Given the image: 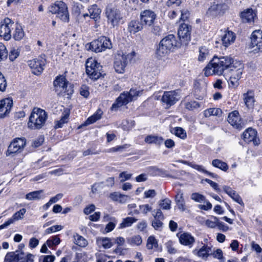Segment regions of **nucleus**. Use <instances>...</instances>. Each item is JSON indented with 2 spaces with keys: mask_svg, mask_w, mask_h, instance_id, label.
Instances as JSON below:
<instances>
[{
  "mask_svg": "<svg viewBox=\"0 0 262 262\" xmlns=\"http://www.w3.org/2000/svg\"><path fill=\"white\" fill-rule=\"evenodd\" d=\"M186 108L188 110H194L200 106V104L195 101H191L186 103Z\"/></svg>",
  "mask_w": 262,
  "mask_h": 262,
  "instance_id": "603ef678",
  "label": "nucleus"
},
{
  "mask_svg": "<svg viewBox=\"0 0 262 262\" xmlns=\"http://www.w3.org/2000/svg\"><path fill=\"white\" fill-rule=\"evenodd\" d=\"M129 147V145L128 144H124L121 146H118L116 147H112L108 149V152H119L122 151L123 149L128 148Z\"/></svg>",
  "mask_w": 262,
  "mask_h": 262,
  "instance_id": "4d7b16f0",
  "label": "nucleus"
},
{
  "mask_svg": "<svg viewBox=\"0 0 262 262\" xmlns=\"http://www.w3.org/2000/svg\"><path fill=\"white\" fill-rule=\"evenodd\" d=\"M205 181L208 183L216 191L218 192L221 191L219 185L216 182L208 179H205Z\"/></svg>",
  "mask_w": 262,
  "mask_h": 262,
  "instance_id": "0e129e2a",
  "label": "nucleus"
},
{
  "mask_svg": "<svg viewBox=\"0 0 262 262\" xmlns=\"http://www.w3.org/2000/svg\"><path fill=\"white\" fill-rule=\"evenodd\" d=\"M182 3L181 0H168L166 2V6L171 8L179 6Z\"/></svg>",
  "mask_w": 262,
  "mask_h": 262,
  "instance_id": "6e6d98bb",
  "label": "nucleus"
},
{
  "mask_svg": "<svg viewBox=\"0 0 262 262\" xmlns=\"http://www.w3.org/2000/svg\"><path fill=\"white\" fill-rule=\"evenodd\" d=\"M90 16L91 18L97 19L99 17L101 10L98 8L97 5H93L89 9Z\"/></svg>",
  "mask_w": 262,
  "mask_h": 262,
  "instance_id": "58836bf2",
  "label": "nucleus"
},
{
  "mask_svg": "<svg viewBox=\"0 0 262 262\" xmlns=\"http://www.w3.org/2000/svg\"><path fill=\"white\" fill-rule=\"evenodd\" d=\"M54 86L58 95L72 94L74 91L73 86L63 76H58L54 81Z\"/></svg>",
  "mask_w": 262,
  "mask_h": 262,
  "instance_id": "6e6552de",
  "label": "nucleus"
},
{
  "mask_svg": "<svg viewBox=\"0 0 262 262\" xmlns=\"http://www.w3.org/2000/svg\"><path fill=\"white\" fill-rule=\"evenodd\" d=\"M143 28V24L141 21L140 22L138 20H132L128 25V31L133 34L142 30Z\"/></svg>",
  "mask_w": 262,
  "mask_h": 262,
  "instance_id": "c85d7f7f",
  "label": "nucleus"
},
{
  "mask_svg": "<svg viewBox=\"0 0 262 262\" xmlns=\"http://www.w3.org/2000/svg\"><path fill=\"white\" fill-rule=\"evenodd\" d=\"M211 255H212L214 258L220 260L221 262L225 261V258L223 257V252L221 249H217L213 252L211 251Z\"/></svg>",
  "mask_w": 262,
  "mask_h": 262,
  "instance_id": "49530a36",
  "label": "nucleus"
},
{
  "mask_svg": "<svg viewBox=\"0 0 262 262\" xmlns=\"http://www.w3.org/2000/svg\"><path fill=\"white\" fill-rule=\"evenodd\" d=\"M112 48V44L111 40L103 36L92 41L89 46L90 49L96 53L101 52L106 49H110Z\"/></svg>",
  "mask_w": 262,
  "mask_h": 262,
  "instance_id": "9b49d317",
  "label": "nucleus"
},
{
  "mask_svg": "<svg viewBox=\"0 0 262 262\" xmlns=\"http://www.w3.org/2000/svg\"><path fill=\"white\" fill-rule=\"evenodd\" d=\"M96 242L98 246H102L104 249L110 248L113 246L111 239L107 237H98Z\"/></svg>",
  "mask_w": 262,
  "mask_h": 262,
  "instance_id": "473e14b6",
  "label": "nucleus"
},
{
  "mask_svg": "<svg viewBox=\"0 0 262 262\" xmlns=\"http://www.w3.org/2000/svg\"><path fill=\"white\" fill-rule=\"evenodd\" d=\"M234 59L230 56H214L205 68L204 74L206 76L212 75H222L224 71L231 67Z\"/></svg>",
  "mask_w": 262,
  "mask_h": 262,
  "instance_id": "f257e3e1",
  "label": "nucleus"
},
{
  "mask_svg": "<svg viewBox=\"0 0 262 262\" xmlns=\"http://www.w3.org/2000/svg\"><path fill=\"white\" fill-rule=\"evenodd\" d=\"M140 17V21L143 25L150 26L153 24L157 15L154 11L150 10H145L141 12Z\"/></svg>",
  "mask_w": 262,
  "mask_h": 262,
  "instance_id": "aec40b11",
  "label": "nucleus"
},
{
  "mask_svg": "<svg viewBox=\"0 0 262 262\" xmlns=\"http://www.w3.org/2000/svg\"><path fill=\"white\" fill-rule=\"evenodd\" d=\"M19 52L18 51V49H16L14 48L12 49L9 53V59L12 61H14L17 58V57L19 55Z\"/></svg>",
  "mask_w": 262,
  "mask_h": 262,
  "instance_id": "052dcab7",
  "label": "nucleus"
},
{
  "mask_svg": "<svg viewBox=\"0 0 262 262\" xmlns=\"http://www.w3.org/2000/svg\"><path fill=\"white\" fill-rule=\"evenodd\" d=\"M171 201L168 199H165L160 201L159 205L162 209L169 210L170 208Z\"/></svg>",
  "mask_w": 262,
  "mask_h": 262,
  "instance_id": "864d4df0",
  "label": "nucleus"
},
{
  "mask_svg": "<svg viewBox=\"0 0 262 262\" xmlns=\"http://www.w3.org/2000/svg\"><path fill=\"white\" fill-rule=\"evenodd\" d=\"M180 99V96L178 90L165 91L163 93L161 101L167 106L170 107L174 105Z\"/></svg>",
  "mask_w": 262,
  "mask_h": 262,
  "instance_id": "2eb2a0df",
  "label": "nucleus"
},
{
  "mask_svg": "<svg viewBox=\"0 0 262 262\" xmlns=\"http://www.w3.org/2000/svg\"><path fill=\"white\" fill-rule=\"evenodd\" d=\"M228 8V6L225 3H214L209 8L207 13L210 16H216L224 13Z\"/></svg>",
  "mask_w": 262,
  "mask_h": 262,
  "instance_id": "6ab92c4d",
  "label": "nucleus"
},
{
  "mask_svg": "<svg viewBox=\"0 0 262 262\" xmlns=\"http://www.w3.org/2000/svg\"><path fill=\"white\" fill-rule=\"evenodd\" d=\"M76 244L81 247H85L88 245L87 241L82 236L77 234L74 236Z\"/></svg>",
  "mask_w": 262,
  "mask_h": 262,
  "instance_id": "09e8293b",
  "label": "nucleus"
},
{
  "mask_svg": "<svg viewBox=\"0 0 262 262\" xmlns=\"http://www.w3.org/2000/svg\"><path fill=\"white\" fill-rule=\"evenodd\" d=\"M167 252L171 254H174L177 252V249L174 247V243L171 241H168L166 244Z\"/></svg>",
  "mask_w": 262,
  "mask_h": 262,
  "instance_id": "a18cd8bd",
  "label": "nucleus"
},
{
  "mask_svg": "<svg viewBox=\"0 0 262 262\" xmlns=\"http://www.w3.org/2000/svg\"><path fill=\"white\" fill-rule=\"evenodd\" d=\"M16 258V262H33V255L32 254H25L22 252H17Z\"/></svg>",
  "mask_w": 262,
  "mask_h": 262,
  "instance_id": "7c9ffc66",
  "label": "nucleus"
},
{
  "mask_svg": "<svg viewBox=\"0 0 262 262\" xmlns=\"http://www.w3.org/2000/svg\"><path fill=\"white\" fill-rule=\"evenodd\" d=\"M191 199L196 202H202L205 201V197L203 195L199 193H193L191 195Z\"/></svg>",
  "mask_w": 262,
  "mask_h": 262,
  "instance_id": "5fc2aeb1",
  "label": "nucleus"
},
{
  "mask_svg": "<svg viewBox=\"0 0 262 262\" xmlns=\"http://www.w3.org/2000/svg\"><path fill=\"white\" fill-rule=\"evenodd\" d=\"M142 90L131 89L129 92L121 93L117 99L116 102L113 104L112 109H117L123 105H125L132 100L136 99L138 96L142 94Z\"/></svg>",
  "mask_w": 262,
  "mask_h": 262,
  "instance_id": "20e7f679",
  "label": "nucleus"
},
{
  "mask_svg": "<svg viewBox=\"0 0 262 262\" xmlns=\"http://www.w3.org/2000/svg\"><path fill=\"white\" fill-rule=\"evenodd\" d=\"M179 47V43L176 36L173 34H169L160 41L156 53L159 57H165Z\"/></svg>",
  "mask_w": 262,
  "mask_h": 262,
  "instance_id": "7ed1b4c3",
  "label": "nucleus"
},
{
  "mask_svg": "<svg viewBox=\"0 0 262 262\" xmlns=\"http://www.w3.org/2000/svg\"><path fill=\"white\" fill-rule=\"evenodd\" d=\"M181 162L183 164L188 165V166H191V167L198 170V171H201L203 173L206 172V170L204 168L202 165L193 164L188 161L184 160H181Z\"/></svg>",
  "mask_w": 262,
  "mask_h": 262,
  "instance_id": "8fccbe9b",
  "label": "nucleus"
},
{
  "mask_svg": "<svg viewBox=\"0 0 262 262\" xmlns=\"http://www.w3.org/2000/svg\"><path fill=\"white\" fill-rule=\"evenodd\" d=\"M228 122L235 128L242 129L245 126V123L242 120L239 113L234 111L229 113L228 117Z\"/></svg>",
  "mask_w": 262,
  "mask_h": 262,
  "instance_id": "a211bd4d",
  "label": "nucleus"
},
{
  "mask_svg": "<svg viewBox=\"0 0 262 262\" xmlns=\"http://www.w3.org/2000/svg\"><path fill=\"white\" fill-rule=\"evenodd\" d=\"M250 48L254 53L262 52V31L256 30L253 31L251 36Z\"/></svg>",
  "mask_w": 262,
  "mask_h": 262,
  "instance_id": "f8f14e48",
  "label": "nucleus"
},
{
  "mask_svg": "<svg viewBox=\"0 0 262 262\" xmlns=\"http://www.w3.org/2000/svg\"><path fill=\"white\" fill-rule=\"evenodd\" d=\"M136 56L133 51L127 54H118L114 62V68L116 72L122 74L125 72V68L129 61H132Z\"/></svg>",
  "mask_w": 262,
  "mask_h": 262,
  "instance_id": "39448f33",
  "label": "nucleus"
},
{
  "mask_svg": "<svg viewBox=\"0 0 262 262\" xmlns=\"http://www.w3.org/2000/svg\"><path fill=\"white\" fill-rule=\"evenodd\" d=\"M177 236L179 237L180 243L185 246H191L195 241L194 238L187 232H179Z\"/></svg>",
  "mask_w": 262,
  "mask_h": 262,
  "instance_id": "b1692460",
  "label": "nucleus"
},
{
  "mask_svg": "<svg viewBox=\"0 0 262 262\" xmlns=\"http://www.w3.org/2000/svg\"><path fill=\"white\" fill-rule=\"evenodd\" d=\"M171 133L174 134L177 137L181 139H184L187 137V134L185 130L181 127H174Z\"/></svg>",
  "mask_w": 262,
  "mask_h": 262,
  "instance_id": "a19ab883",
  "label": "nucleus"
},
{
  "mask_svg": "<svg viewBox=\"0 0 262 262\" xmlns=\"http://www.w3.org/2000/svg\"><path fill=\"white\" fill-rule=\"evenodd\" d=\"M86 73L89 77L94 80L98 79L101 75V66L92 58H89L85 63Z\"/></svg>",
  "mask_w": 262,
  "mask_h": 262,
  "instance_id": "9d476101",
  "label": "nucleus"
},
{
  "mask_svg": "<svg viewBox=\"0 0 262 262\" xmlns=\"http://www.w3.org/2000/svg\"><path fill=\"white\" fill-rule=\"evenodd\" d=\"M212 246L209 245H204L199 250H194L193 252L199 257L206 259L211 253Z\"/></svg>",
  "mask_w": 262,
  "mask_h": 262,
  "instance_id": "393cba45",
  "label": "nucleus"
},
{
  "mask_svg": "<svg viewBox=\"0 0 262 262\" xmlns=\"http://www.w3.org/2000/svg\"><path fill=\"white\" fill-rule=\"evenodd\" d=\"M50 11L53 14H56L57 16L62 21L68 23L69 21V13L66 4L62 1H57L50 7Z\"/></svg>",
  "mask_w": 262,
  "mask_h": 262,
  "instance_id": "1a4fd4ad",
  "label": "nucleus"
},
{
  "mask_svg": "<svg viewBox=\"0 0 262 262\" xmlns=\"http://www.w3.org/2000/svg\"><path fill=\"white\" fill-rule=\"evenodd\" d=\"M243 99L245 104L248 108H252L255 102L254 93L253 91H248L243 94Z\"/></svg>",
  "mask_w": 262,
  "mask_h": 262,
  "instance_id": "cd10ccee",
  "label": "nucleus"
},
{
  "mask_svg": "<svg viewBox=\"0 0 262 262\" xmlns=\"http://www.w3.org/2000/svg\"><path fill=\"white\" fill-rule=\"evenodd\" d=\"M228 69L230 72V77L228 81L230 86L236 88L239 85V80L243 72V66L240 62L235 61Z\"/></svg>",
  "mask_w": 262,
  "mask_h": 262,
  "instance_id": "423d86ee",
  "label": "nucleus"
},
{
  "mask_svg": "<svg viewBox=\"0 0 262 262\" xmlns=\"http://www.w3.org/2000/svg\"><path fill=\"white\" fill-rule=\"evenodd\" d=\"M17 253L10 252L7 254L5 260L8 262H16Z\"/></svg>",
  "mask_w": 262,
  "mask_h": 262,
  "instance_id": "680f3d73",
  "label": "nucleus"
},
{
  "mask_svg": "<svg viewBox=\"0 0 262 262\" xmlns=\"http://www.w3.org/2000/svg\"><path fill=\"white\" fill-rule=\"evenodd\" d=\"M28 64L32 70V72L35 75H38L43 70L46 60L42 57L33 59L29 61Z\"/></svg>",
  "mask_w": 262,
  "mask_h": 262,
  "instance_id": "f3484780",
  "label": "nucleus"
},
{
  "mask_svg": "<svg viewBox=\"0 0 262 262\" xmlns=\"http://www.w3.org/2000/svg\"><path fill=\"white\" fill-rule=\"evenodd\" d=\"M96 207L94 204H91L86 206L83 209V212L84 214L88 215L91 214L92 212L95 211Z\"/></svg>",
  "mask_w": 262,
  "mask_h": 262,
  "instance_id": "69168bd1",
  "label": "nucleus"
},
{
  "mask_svg": "<svg viewBox=\"0 0 262 262\" xmlns=\"http://www.w3.org/2000/svg\"><path fill=\"white\" fill-rule=\"evenodd\" d=\"M127 243L132 246H139L142 244V239L140 235H134L127 239Z\"/></svg>",
  "mask_w": 262,
  "mask_h": 262,
  "instance_id": "c9c22d12",
  "label": "nucleus"
},
{
  "mask_svg": "<svg viewBox=\"0 0 262 262\" xmlns=\"http://www.w3.org/2000/svg\"><path fill=\"white\" fill-rule=\"evenodd\" d=\"M102 114V112L100 110H97L94 115L87 119V120L82 125L85 126L95 122L96 121L99 120L101 118Z\"/></svg>",
  "mask_w": 262,
  "mask_h": 262,
  "instance_id": "72a5a7b5",
  "label": "nucleus"
},
{
  "mask_svg": "<svg viewBox=\"0 0 262 262\" xmlns=\"http://www.w3.org/2000/svg\"><path fill=\"white\" fill-rule=\"evenodd\" d=\"M13 29H14V31L13 36L14 39L16 40H19L21 39L25 35L22 27L18 24H15V26L13 27Z\"/></svg>",
  "mask_w": 262,
  "mask_h": 262,
  "instance_id": "2f4dec72",
  "label": "nucleus"
},
{
  "mask_svg": "<svg viewBox=\"0 0 262 262\" xmlns=\"http://www.w3.org/2000/svg\"><path fill=\"white\" fill-rule=\"evenodd\" d=\"M48 114L40 108L34 107L29 117L28 127L31 129H41L46 124Z\"/></svg>",
  "mask_w": 262,
  "mask_h": 262,
  "instance_id": "f03ea898",
  "label": "nucleus"
},
{
  "mask_svg": "<svg viewBox=\"0 0 262 262\" xmlns=\"http://www.w3.org/2000/svg\"><path fill=\"white\" fill-rule=\"evenodd\" d=\"M132 174L131 173H126V172L123 171L119 174V178L121 179L120 181L124 182L126 180L130 179V178L132 177Z\"/></svg>",
  "mask_w": 262,
  "mask_h": 262,
  "instance_id": "774afa93",
  "label": "nucleus"
},
{
  "mask_svg": "<svg viewBox=\"0 0 262 262\" xmlns=\"http://www.w3.org/2000/svg\"><path fill=\"white\" fill-rule=\"evenodd\" d=\"M176 202L178 207L180 210L183 211L185 210V201L183 198V193L181 191H179L176 195Z\"/></svg>",
  "mask_w": 262,
  "mask_h": 262,
  "instance_id": "f704fd0d",
  "label": "nucleus"
},
{
  "mask_svg": "<svg viewBox=\"0 0 262 262\" xmlns=\"http://www.w3.org/2000/svg\"><path fill=\"white\" fill-rule=\"evenodd\" d=\"M107 21L113 28L117 27L123 19L120 11L114 6L108 5L105 9Z\"/></svg>",
  "mask_w": 262,
  "mask_h": 262,
  "instance_id": "0eeeda50",
  "label": "nucleus"
},
{
  "mask_svg": "<svg viewBox=\"0 0 262 262\" xmlns=\"http://www.w3.org/2000/svg\"><path fill=\"white\" fill-rule=\"evenodd\" d=\"M14 23L9 18H5L0 23V36L5 40H9L12 37L11 30L14 27Z\"/></svg>",
  "mask_w": 262,
  "mask_h": 262,
  "instance_id": "ddd939ff",
  "label": "nucleus"
},
{
  "mask_svg": "<svg viewBox=\"0 0 262 262\" xmlns=\"http://www.w3.org/2000/svg\"><path fill=\"white\" fill-rule=\"evenodd\" d=\"M144 141L149 144H155L157 145H160L163 142L164 139L161 136L149 135L145 138Z\"/></svg>",
  "mask_w": 262,
  "mask_h": 262,
  "instance_id": "c756f323",
  "label": "nucleus"
},
{
  "mask_svg": "<svg viewBox=\"0 0 262 262\" xmlns=\"http://www.w3.org/2000/svg\"><path fill=\"white\" fill-rule=\"evenodd\" d=\"M8 52L5 46L0 42V62L7 59Z\"/></svg>",
  "mask_w": 262,
  "mask_h": 262,
  "instance_id": "de8ad7c7",
  "label": "nucleus"
},
{
  "mask_svg": "<svg viewBox=\"0 0 262 262\" xmlns=\"http://www.w3.org/2000/svg\"><path fill=\"white\" fill-rule=\"evenodd\" d=\"M13 106V101L10 98L0 100V118H4L10 113Z\"/></svg>",
  "mask_w": 262,
  "mask_h": 262,
  "instance_id": "4be33fe9",
  "label": "nucleus"
},
{
  "mask_svg": "<svg viewBox=\"0 0 262 262\" xmlns=\"http://www.w3.org/2000/svg\"><path fill=\"white\" fill-rule=\"evenodd\" d=\"M80 94L85 98H87L90 94L88 87L86 85H82L80 89Z\"/></svg>",
  "mask_w": 262,
  "mask_h": 262,
  "instance_id": "338daca9",
  "label": "nucleus"
},
{
  "mask_svg": "<svg viewBox=\"0 0 262 262\" xmlns=\"http://www.w3.org/2000/svg\"><path fill=\"white\" fill-rule=\"evenodd\" d=\"M240 16L243 23L251 24L256 18V12L252 9H247L241 13Z\"/></svg>",
  "mask_w": 262,
  "mask_h": 262,
  "instance_id": "5701e85b",
  "label": "nucleus"
},
{
  "mask_svg": "<svg viewBox=\"0 0 262 262\" xmlns=\"http://www.w3.org/2000/svg\"><path fill=\"white\" fill-rule=\"evenodd\" d=\"M69 116V113L68 112H66L63 116H62L61 118L57 122L55 127L56 128L61 127L64 123L68 122Z\"/></svg>",
  "mask_w": 262,
  "mask_h": 262,
  "instance_id": "3c124183",
  "label": "nucleus"
},
{
  "mask_svg": "<svg viewBox=\"0 0 262 262\" xmlns=\"http://www.w3.org/2000/svg\"><path fill=\"white\" fill-rule=\"evenodd\" d=\"M222 114V110L218 108H210L205 110L204 113L205 117H209L211 116H220Z\"/></svg>",
  "mask_w": 262,
  "mask_h": 262,
  "instance_id": "4c0bfd02",
  "label": "nucleus"
},
{
  "mask_svg": "<svg viewBox=\"0 0 262 262\" xmlns=\"http://www.w3.org/2000/svg\"><path fill=\"white\" fill-rule=\"evenodd\" d=\"M42 192V190L31 192L26 195V199L28 200H39L41 198Z\"/></svg>",
  "mask_w": 262,
  "mask_h": 262,
  "instance_id": "ea45409f",
  "label": "nucleus"
},
{
  "mask_svg": "<svg viewBox=\"0 0 262 262\" xmlns=\"http://www.w3.org/2000/svg\"><path fill=\"white\" fill-rule=\"evenodd\" d=\"M6 87V80L2 73L0 72V91L2 92L5 91Z\"/></svg>",
  "mask_w": 262,
  "mask_h": 262,
  "instance_id": "bf43d9fd",
  "label": "nucleus"
},
{
  "mask_svg": "<svg viewBox=\"0 0 262 262\" xmlns=\"http://www.w3.org/2000/svg\"><path fill=\"white\" fill-rule=\"evenodd\" d=\"M213 166L218 168L223 171H226L228 169V164L220 159H214L212 161Z\"/></svg>",
  "mask_w": 262,
  "mask_h": 262,
  "instance_id": "e433bc0d",
  "label": "nucleus"
},
{
  "mask_svg": "<svg viewBox=\"0 0 262 262\" xmlns=\"http://www.w3.org/2000/svg\"><path fill=\"white\" fill-rule=\"evenodd\" d=\"M146 247L148 249H152L158 247V242L155 237L150 236L147 241Z\"/></svg>",
  "mask_w": 262,
  "mask_h": 262,
  "instance_id": "c03bdc74",
  "label": "nucleus"
},
{
  "mask_svg": "<svg viewBox=\"0 0 262 262\" xmlns=\"http://www.w3.org/2000/svg\"><path fill=\"white\" fill-rule=\"evenodd\" d=\"M139 208L140 211L144 214H147L152 210V207L148 204L140 205Z\"/></svg>",
  "mask_w": 262,
  "mask_h": 262,
  "instance_id": "e2e57ef3",
  "label": "nucleus"
},
{
  "mask_svg": "<svg viewBox=\"0 0 262 262\" xmlns=\"http://www.w3.org/2000/svg\"><path fill=\"white\" fill-rule=\"evenodd\" d=\"M26 144V140L25 138H17L9 145L7 155H10L11 154L21 152L24 148Z\"/></svg>",
  "mask_w": 262,
  "mask_h": 262,
  "instance_id": "dca6fc26",
  "label": "nucleus"
},
{
  "mask_svg": "<svg viewBox=\"0 0 262 262\" xmlns=\"http://www.w3.org/2000/svg\"><path fill=\"white\" fill-rule=\"evenodd\" d=\"M209 55L208 49L205 47H201L199 49V55L198 60L200 61H203Z\"/></svg>",
  "mask_w": 262,
  "mask_h": 262,
  "instance_id": "79ce46f5",
  "label": "nucleus"
},
{
  "mask_svg": "<svg viewBox=\"0 0 262 262\" xmlns=\"http://www.w3.org/2000/svg\"><path fill=\"white\" fill-rule=\"evenodd\" d=\"M257 132L256 130L248 128L243 134V139L246 142H253L255 145L259 144V140L256 138Z\"/></svg>",
  "mask_w": 262,
  "mask_h": 262,
  "instance_id": "412c9836",
  "label": "nucleus"
},
{
  "mask_svg": "<svg viewBox=\"0 0 262 262\" xmlns=\"http://www.w3.org/2000/svg\"><path fill=\"white\" fill-rule=\"evenodd\" d=\"M136 220L132 217H127L124 219L122 222L120 224V228H124L128 227L132 225Z\"/></svg>",
  "mask_w": 262,
  "mask_h": 262,
  "instance_id": "37998d69",
  "label": "nucleus"
},
{
  "mask_svg": "<svg viewBox=\"0 0 262 262\" xmlns=\"http://www.w3.org/2000/svg\"><path fill=\"white\" fill-rule=\"evenodd\" d=\"M205 225L208 228H214L217 225V220L216 217L213 218V220H207L205 222Z\"/></svg>",
  "mask_w": 262,
  "mask_h": 262,
  "instance_id": "13d9d810",
  "label": "nucleus"
},
{
  "mask_svg": "<svg viewBox=\"0 0 262 262\" xmlns=\"http://www.w3.org/2000/svg\"><path fill=\"white\" fill-rule=\"evenodd\" d=\"M192 27L191 26L183 23L179 28L178 35L181 41V44L187 46L191 39V32Z\"/></svg>",
  "mask_w": 262,
  "mask_h": 262,
  "instance_id": "4468645a",
  "label": "nucleus"
},
{
  "mask_svg": "<svg viewBox=\"0 0 262 262\" xmlns=\"http://www.w3.org/2000/svg\"><path fill=\"white\" fill-rule=\"evenodd\" d=\"M26 212V209L25 208H22L18 211L15 212L13 216L9 219L4 224L0 226V229H3L7 227L8 225L13 223L15 221H18L23 218L24 214Z\"/></svg>",
  "mask_w": 262,
  "mask_h": 262,
  "instance_id": "a878e982",
  "label": "nucleus"
},
{
  "mask_svg": "<svg viewBox=\"0 0 262 262\" xmlns=\"http://www.w3.org/2000/svg\"><path fill=\"white\" fill-rule=\"evenodd\" d=\"M235 38L236 35L233 32L226 31L222 37V43L225 47H227L234 42Z\"/></svg>",
  "mask_w": 262,
  "mask_h": 262,
  "instance_id": "bb28decb",
  "label": "nucleus"
}]
</instances>
